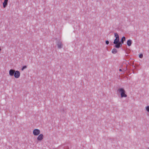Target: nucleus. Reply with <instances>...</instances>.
Wrapping results in <instances>:
<instances>
[{
  "mask_svg": "<svg viewBox=\"0 0 149 149\" xmlns=\"http://www.w3.org/2000/svg\"><path fill=\"white\" fill-rule=\"evenodd\" d=\"M114 36L116 38L115 39L114 41L113 42L114 44H117L118 42H119V36L118 34L116 33H114Z\"/></svg>",
  "mask_w": 149,
  "mask_h": 149,
  "instance_id": "obj_3",
  "label": "nucleus"
},
{
  "mask_svg": "<svg viewBox=\"0 0 149 149\" xmlns=\"http://www.w3.org/2000/svg\"><path fill=\"white\" fill-rule=\"evenodd\" d=\"M9 75L12 77L14 76L15 78L18 79L20 76V73L18 70H15L13 69H10L9 72Z\"/></svg>",
  "mask_w": 149,
  "mask_h": 149,
  "instance_id": "obj_1",
  "label": "nucleus"
},
{
  "mask_svg": "<svg viewBox=\"0 0 149 149\" xmlns=\"http://www.w3.org/2000/svg\"><path fill=\"white\" fill-rule=\"evenodd\" d=\"M26 68H27V67L26 65L23 66L22 67V68L21 69L23 71L24 69Z\"/></svg>",
  "mask_w": 149,
  "mask_h": 149,
  "instance_id": "obj_12",
  "label": "nucleus"
},
{
  "mask_svg": "<svg viewBox=\"0 0 149 149\" xmlns=\"http://www.w3.org/2000/svg\"><path fill=\"white\" fill-rule=\"evenodd\" d=\"M118 91L122 97H126L127 95L126 94V92L125 90L122 88H120L118 89Z\"/></svg>",
  "mask_w": 149,
  "mask_h": 149,
  "instance_id": "obj_2",
  "label": "nucleus"
},
{
  "mask_svg": "<svg viewBox=\"0 0 149 149\" xmlns=\"http://www.w3.org/2000/svg\"><path fill=\"white\" fill-rule=\"evenodd\" d=\"M117 52V50L116 49H113L112 50V52L113 54H116Z\"/></svg>",
  "mask_w": 149,
  "mask_h": 149,
  "instance_id": "obj_10",
  "label": "nucleus"
},
{
  "mask_svg": "<svg viewBox=\"0 0 149 149\" xmlns=\"http://www.w3.org/2000/svg\"><path fill=\"white\" fill-rule=\"evenodd\" d=\"M8 0H4L3 3V6L4 8H5L7 5Z\"/></svg>",
  "mask_w": 149,
  "mask_h": 149,
  "instance_id": "obj_6",
  "label": "nucleus"
},
{
  "mask_svg": "<svg viewBox=\"0 0 149 149\" xmlns=\"http://www.w3.org/2000/svg\"><path fill=\"white\" fill-rule=\"evenodd\" d=\"M143 55L142 54H141L139 55V57L141 58H142L143 57Z\"/></svg>",
  "mask_w": 149,
  "mask_h": 149,
  "instance_id": "obj_14",
  "label": "nucleus"
},
{
  "mask_svg": "<svg viewBox=\"0 0 149 149\" xmlns=\"http://www.w3.org/2000/svg\"><path fill=\"white\" fill-rule=\"evenodd\" d=\"M119 70L120 71H122V70L121 69H119Z\"/></svg>",
  "mask_w": 149,
  "mask_h": 149,
  "instance_id": "obj_16",
  "label": "nucleus"
},
{
  "mask_svg": "<svg viewBox=\"0 0 149 149\" xmlns=\"http://www.w3.org/2000/svg\"><path fill=\"white\" fill-rule=\"evenodd\" d=\"M57 45L58 48H61L62 47V45L61 42H58Z\"/></svg>",
  "mask_w": 149,
  "mask_h": 149,
  "instance_id": "obj_8",
  "label": "nucleus"
},
{
  "mask_svg": "<svg viewBox=\"0 0 149 149\" xmlns=\"http://www.w3.org/2000/svg\"><path fill=\"white\" fill-rule=\"evenodd\" d=\"M125 37L124 36L121 39V41L122 43H123L124 41L125 40Z\"/></svg>",
  "mask_w": 149,
  "mask_h": 149,
  "instance_id": "obj_11",
  "label": "nucleus"
},
{
  "mask_svg": "<svg viewBox=\"0 0 149 149\" xmlns=\"http://www.w3.org/2000/svg\"><path fill=\"white\" fill-rule=\"evenodd\" d=\"M106 44L108 45L109 44V41H108V40H107L106 41Z\"/></svg>",
  "mask_w": 149,
  "mask_h": 149,
  "instance_id": "obj_15",
  "label": "nucleus"
},
{
  "mask_svg": "<svg viewBox=\"0 0 149 149\" xmlns=\"http://www.w3.org/2000/svg\"><path fill=\"white\" fill-rule=\"evenodd\" d=\"M146 109L148 112H149V106H147L146 107Z\"/></svg>",
  "mask_w": 149,
  "mask_h": 149,
  "instance_id": "obj_13",
  "label": "nucleus"
},
{
  "mask_svg": "<svg viewBox=\"0 0 149 149\" xmlns=\"http://www.w3.org/2000/svg\"><path fill=\"white\" fill-rule=\"evenodd\" d=\"M148 149H149V148H148Z\"/></svg>",
  "mask_w": 149,
  "mask_h": 149,
  "instance_id": "obj_17",
  "label": "nucleus"
},
{
  "mask_svg": "<svg viewBox=\"0 0 149 149\" xmlns=\"http://www.w3.org/2000/svg\"><path fill=\"white\" fill-rule=\"evenodd\" d=\"M127 45L129 46H130L131 45V44H132V41L130 40H127Z\"/></svg>",
  "mask_w": 149,
  "mask_h": 149,
  "instance_id": "obj_9",
  "label": "nucleus"
},
{
  "mask_svg": "<svg viewBox=\"0 0 149 149\" xmlns=\"http://www.w3.org/2000/svg\"><path fill=\"white\" fill-rule=\"evenodd\" d=\"M38 135V136L37 138V140L39 141H42L44 137L43 134H40Z\"/></svg>",
  "mask_w": 149,
  "mask_h": 149,
  "instance_id": "obj_5",
  "label": "nucleus"
},
{
  "mask_svg": "<svg viewBox=\"0 0 149 149\" xmlns=\"http://www.w3.org/2000/svg\"><path fill=\"white\" fill-rule=\"evenodd\" d=\"M116 45H115V47L116 48H119L122 45L120 42H118L117 44H116Z\"/></svg>",
  "mask_w": 149,
  "mask_h": 149,
  "instance_id": "obj_7",
  "label": "nucleus"
},
{
  "mask_svg": "<svg viewBox=\"0 0 149 149\" xmlns=\"http://www.w3.org/2000/svg\"><path fill=\"white\" fill-rule=\"evenodd\" d=\"M33 133L34 136H37L40 134V131L38 129H36L33 130Z\"/></svg>",
  "mask_w": 149,
  "mask_h": 149,
  "instance_id": "obj_4",
  "label": "nucleus"
}]
</instances>
